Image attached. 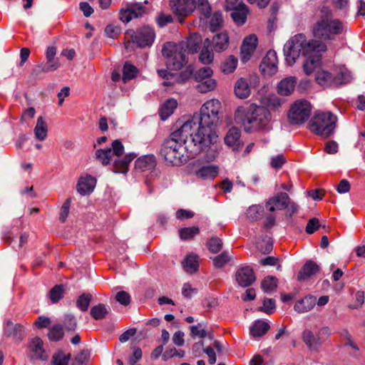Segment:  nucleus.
I'll use <instances>...</instances> for the list:
<instances>
[{
  "label": "nucleus",
  "instance_id": "603ef678",
  "mask_svg": "<svg viewBox=\"0 0 365 365\" xmlns=\"http://www.w3.org/2000/svg\"><path fill=\"white\" fill-rule=\"evenodd\" d=\"M71 358V354H66L63 351H58L52 356L53 365H68Z\"/></svg>",
  "mask_w": 365,
  "mask_h": 365
},
{
  "label": "nucleus",
  "instance_id": "a19ab883",
  "mask_svg": "<svg viewBox=\"0 0 365 365\" xmlns=\"http://www.w3.org/2000/svg\"><path fill=\"white\" fill-rule=\"evenodd\" d=\"M237 63V58L235 56L230 55L222 62L220 69L224 73H231L236 69Z\"/></svg>",
  "mask_w": 365,
  "mask_h": 365
},
{
  "label": "nucleus",
  "instance_id": "e2e57ef3",
  "mask_svg": "<svg viewBox=\"0 0 365 365\" xmlns=\"http://www.w3.org/2000/svg\"><path fill=\"white\" fill-rule=\"evenodd\" d=\"M127 7L129 9L133 18H138L141 16L145 12V9L140 3L128 4Z\"/></svg>",
  "mask_w": 365,
  "mask_h": 365
},
{
  "label": "nucleus",
  "instance_id": "79ce46f5",
  "mask_svg": "<svg viewBox=\"0 0 365 365\" xmlns=\"http://www.w3.org/2000/svg\"><path fill=\"white\" fill-rule=\"evenodd\" d=\"M195 9L204 17V19H208L211 15V5L208 0H197L195 1Z\"/></svg>",
  "mask_w": 365,
  "mask_h": 365
},
{
  "label": "nucleus",
  "instance_id": "4be33fe9",
  "mask_svg": "<svg viewBox=\"0 0 365 365\" xmlns=\"http://www.w3.org/2000/svg\"><path fill=\"white\" fill-rule=\"evenodd\" d=\"M334 87H338L349 83L351 80V73L348 69L341 66L334 70Z\"/></svg>",
  "mask_w": 365,
  "mask_h": 365
},
{
  "label": "nucleus",
  "instance_id": "cd10ccee",
  "mask_svg": "<svg viewBox=\"0 0 365 365\" xmlns=\"http://www.w3.org/2000/svg\"><path fill=\"white\" fill-rule=\"evenodd\" d=\"M297 79L294 77L282 79L277 86L278 93L284 96L290 95L294 91Z\"/></svg>",
  "mask_w": 365,
  "mask_h": 365
},
{
  "label": "nucleus",
  "instance_id": "5701e85b",
  "mask_svg": "<svg viewBox=\"0 0 365 365\" xmlns=\"http://www.w3.org/2000/svg\"><path fill=\"white\" fill-rule=\"evenodd\" d=\"M136 154L131 153L126 154L123 158H118L114 160L113 172L116 173L125 174L128 172V166L130 162L135 158Z\"/></svg>",
  "mask_w": 365,
  "mask_h": 365
},
{
  "label": "nucleus",
  "instance_id": "4468645a",
  "mask_svg": "<svg viewBox=\"0 0 365 365\" xmlns=\"http://www.w3.org/2000/svg\"><path fill=\"white\" fill-rule=\"evenodd\" d=\"M277 56L274 51H269L263 58L259 68L264 75L272 76L277 71Z\"/></svg>",
  "mask_w": 365,
  "mask_h": 365
},
{
  "label": "nucleus",
  "instance_id": "9d476101",
  "mask_svg": "<svg viewBox=\"0 0 365 365\" xmlns=\"http://www.w3.org/2000/svg\"><path fill=\"white\" fill-rule=\"evenodd\" d=\"M331 331L328 327H322L317 333L309 329L302 332V341L311 351H319L323 343L330 336Z\"/></svg>",
  "mask_w": 365,
  "mask_h": 365
},
{
  "label": "nucleus",
  "instance_id": "864d4df0",
  "mask_svg": "<svg viewBox=\"0 0 365 365\" xmlns=\"http://www.w3.org/2000/svg\"><path fill=\"white\" fill-rule=\"evenodd\" d=\"M138 69L131 63L126 62L123 68V80L124 82L131 80L136 77Z\"/></svg>",
  "mask_w": 365,
  "mask_h": 365
},
{
  "label": "nucleus",
  "instance_id": "4d7b16f0",
  "mask_svg": "<svg viewBox=\"0 0 365 365\" xmlns=\"http://www.w3.org/2000/svg\"><path fill=\"white\" fill-rule=\"evenodd\" d=\"M92 296L90 294H81L76 301V306L82 311L86 312L88 310L91 303Z\"/></svg>",
  "mask_w": 365,
  "mask_h": 365
},
{
  "label": "nucleus",
  "instance_id": "f03ea898",
  "mask_svg": "<svg viewBox=\"0 0 365 365\" xmlns=\"http://www.w3.org/2000/svg\"><path fill=\"white\" fill-rule=\"evenodd\" d=\"M192 142L187 143L185 146L180 141L170 136L163 143L160 155L167 163L180 166L200 153V147Z\"/></svg>",
  "mask_w": 365,
  "mask_h": 365
},
{
  "label": "nucleus",
  "instance_id": "dca6fc26",
  "mask_svg": "<svg viewBox=\"0 0 365 365\" xmlns=\"http://www.w3.org/2000/svg\"><path fill=\"white\" fill-rule=\"evenodd\" d=\"M235 278L238 284L242 287L250 286L256 279L252 268L249 266L239 268L236 272Z\"/></svg>",
  "mask_w": 365,
  "mask_h": 365
},
{
  "label": "nucleus",
  "instance_id": "c85d7f7f",
  "mask_svg": "<svg viewBox=\"0 0 365 365\" xmlns=\"http://www.w3.org/2000/svg\"><path fill=\"white\" fill-rule=\"evenodd\" d=\"M316 297L313 296H307L301 300H299L294 304V310L299 313H304L313 309L316 304Z\"/></svg>",
  "mask_w": 365,
  "mask_h": 365
},
{
  "label": "nucleus",
  "instance_id": "393cba45",
  "mask_svg": "<svg viewBox=\"0 0 365 365\" xmlns=\"http://www.w3.org/2000/svg\"><path fill=\"white\" fill-rule=\"evenodd\" d=\"M183 47V50L187 53H195L200 48L201 38L197 35L190 36L186 41H182L178 43Z\"/></svg>",
  "mask_w": 365,
  "mask_h": 365
},
{
  "label": "nucleus",
  "instance_id": "49530a36",
  "mask_svg": "<svg viewBox=\"0 0 365 365\" xmlns=\"http://www.w3.org/2000/svg\"><path fill=\"white\" fill-rule=\"evenodd\" d=\"M340 336L345 340L344 346H349L354 352L351 354L354 356H357L356 353H359V349L358 346L354 343L351 334L347 329H343L340 331Z\"/></svg>",
  "mask_w": 365,
  "mask_h": 365
},
{
  "label": "nucleus",
  "instance_id": "2eb2a0df",
  "mask_svg": "<svg viewBox=\"0 0 365 365\" xmlns=\"http://www.w3.org/2000/svg\"><path fill=\"white\" fill-rule=\"evenodd\" d=\"M290 198L286 192H279L277 195L269 198L266 203V208L270 211L282 210L289 204Z\"/></svg>",
  "mask_w": 365,
  "mask_h": 365
},
{
  "label": "nucleus",
  "instance_id": "423d86ee",
  "mask_svg": "<svg viewBox=\"0 0 365 365\" xmlns=\"http://www.w3.org/2000/svg\"><path fill=\"white\" fill-rule=\"evenodd\" d=\"M343 31L341 22L333 19L331 11L327 6L320 10L319 19L312 27L313 35L322 40H329L331 36L338 35Z\"/></svg>",
  "mask_w": 365,
  "mask_h": 365
},
{
  "label": "nucleus",
  "instance_id": "f704fd0d",
  "mask_svg": "<svg viewBox=\"0 0 365 365\" xmlns=\"http://www.w3.org/2000/svg\"><path fill=\"white\" fill-rule=\"evenodd\" d=\"M182 264L185 272L190 274L195 273L199 267L198 257L196 255L190 254L187 255Z\"/></svg>",
  "mask_w": 365,
  "mask_h": 365
},
{
  "label": "nucleus",
  "instance_id": "e433bc0d",
  "mask_svg": "<svg viewBox=\"0 0 365 365\" xmlns=\"http://www.w3.org/2000/svg\"><path fill=\"white\" fill-rule=\"evenodd\" d=\"M205 324L204 322L198 323L197 325H192L189 327L190 330V336L192 337L205 338L208 336L210 339L213 338L212 333L205 329Z\"/></svg>",
  "mask_w": 365,
  "mask_h": 365
},
{
  "label": "nucleus",
  "instance_id": "8fccbe9b",
  "mask_svg": "<svg viewBox=\"0 0 365 365\" xmlns=\"http://www.w3.org/2000/svg\"><path fill=\"white\" fill-rule=\"evenodd\" d=\"M179 236L182 240H188L192 239L195 235L199 234L200 229L197 226L181 228L178 231Z\"/></svg>",
  "mask_w": 365,
  "mask_h": 365
},
{
  "label": "nucleus",
  "instance_id": "bf43d9fd",
  "mask_svg": "<svg viewBox=\"0 0 365 365\" xmlns=\"http://www.w3.org/2000/svg\"><path fill=\"white\" fill-rule=\"evenodd\" d=\"M212 73L213 71L210 67H203L196 71L193 76L195 81H202L207 78L212 77Z\"/></svg>",
  "mask_w": 365,
  "mask_h": 365
},
{
  "label": "nucleus",
  "instance_id": "bb28decb",
  "mask_svg": "<svg viewBox=\"0 0 365 365\" xmlns=\"http://www.w3.org/2000/svg\"><path fill=\"white\" fill-rule=\"evenodd\" d=\"M59 67V63L56 59H47L44 64L36 66L31 72V75L38 76L42 73H47L56 71Z\"/></svg>",
  "mask_w": 365,
  "mask_h": 365
},
{
  "label": "nucleus",
  "instance_id": "39448f33",
  "mask_svg": "<svg viewBox=\"0 0 365 365\" xmlns=\"http://www.w3.org/2000/svg\"><path fill=\"white\" fill-rule=\"evenodd\" d=\"M220 109L221 103L217 99H211L202 106L200 113H195L193 115L203 134L207 133V130L212 133L210 140L212 145L217 138L214 128L219 122Z\"/></svg>",
  "mask_w": 365,
  "mask_h": 365
},
{
  "label": "nucleus",
  "instance_id": "a878e982",
  "mask_svg": "<svg viewBox=\"0 0 365 365\" xmlns=\"http://www.w3.org/2000/svg\"><path fill=\"white\" fill-rule=\"evenodd\" d=\"M29 346L31 358L42 360L47 359L48 356L45 354L44 349H43V341L40 338L36 337L33 339Z\"/></svg>",
  "mask_w": 365,
  "mask_h": 365
},
{
  "label": "nucleus",
  "instance_id": "5fc2aeb1",
  "mask_svg": "<svg viewBox=\"0 0 365 365\" xmlns=\"http://www.w3.org/2000/svg\"><path fill=\"white\" fill-rule=\"evenodd\" d=\"M64 288L62 284L55 285L49 292L48 297L52 303H57L63 295Z\"/></svg>",
  "mask_w": 365,
  "mask_h": 365
},
{
  "label": "nucleus",
  "instance_id": "69168bd1",
  "mask_svg": "<svg viewBox=\"0 0 365 365\" xmlns=\"http://www.w3.org/2000/svg\"><path fill=\"white\" fill-rule=\"evenodd\" d=\"M185 356V351L183 350H177L175 348L167 349L166 351L163 354V359L167 361L174 356H179L180 358Z\"/></svg>",
  "mask_w": 365,
  "mask_h": 365
},
{
  "label": "nucleus",
  "instance_id": "774afa93",
  "mask_svg": "<svg viewBox=\"0 0 365 365\" xmlns=\"http://www.w3.org/2000/svg\"><path fill=\"white\" fill-rule=\"evenodd\" d=\"M321 227L319 219L313 217L310 219L305 228V231L307 234H313L316 230H319Z\"/></svg>",
  "mask_w": 365,
  "mask_h": 365
},
{
  "label": "nucleus",
  "instance_id": "c756f323",
  "mask_svg": "<svg viewBox=\"0 0 365 365\" xmlns=\"http://www.w3.org/2000/svg\"><path fill=\"white\" fill-rule=\"evenodd\" d=\"M212 47L215 51L220 52L227 48L229 45V36L226 32L216 34L213 36Z\"/></svg>",
  "mask_w": 365,
  "mask_h": 365
},
{
  "label": "nucleus",
  "instance_id": "680f3d73",
  "mask_svg": "<svg viewBox=\"0 0 365 365\" xmlns=\"http://www.w3.org/2000/svg\"><path fill=\"white\" fill-rule=\"evenodd\" d=\"M222 16L220 11L214 12L210 21V27L212 31L218 29L222 24Z\"/></svg>",
  "mask_w": 365,
  "mask_h": 365
},
{
  "label": "nucleus",
  "instance_id": "0eeeda50",
  "mask_svg": "<svg viewBox=\"0 0 365 365\" xmlns=\"http://www.w3.org/2000/svg\"><path fill=\"white\" fill-rule=\"evenodd\" d=\"M336 121V116L331 112H322L313 116L309 128L312 133L327 138L334 133Z\"/></svg>",
  "mask_w": 365,
  "mask_h": 365
},
{
  "label": "nucleus",
  "instance_id": "37998d69",
  "mask_svg": "<svg viewBox=\"0 0 365 365\" xmlns=\"http://www.w3.org/2000/svg\"><path fill=\"white\" fill-rule=\"evenodd\" d=\"M284 100L277 95H269L264 99L263 103L272 110L276 111L284 103Z\"/></svg>",
  "mask_w": 365,
  "mask_h": 365
},
{
  "label": "nucleus",
  "instance_id": "b1692460",
  "mask_svg": "<svg viewBox=\"0 0 365 365\" xmlns=\"http://www.w3.org/2000/svg\"><path fill=\"white\" fill-rule=\"evenodd\" d=\"M319 52H312L308 55V58L303 63V71L306 75L309 76L319 66L321 63V55Z\"/></svg>",
  "mask_w": 365,
  "mask_h": 365
},
{
  "label": "nucleus",
  "instance_id": "f3484780",
  "mask_svg": "<svg viewBox=\"0 0 365 365\" xmlns=\"http://www.w3.org/2000/svg\"><path fill=\"white\" fill-rule=\"evenodd\" d=\"M240 129L232 127L225 137V144L230 147H233L234 150L239 151L243 145L240 140Z\"/></svg>",
  "mask_w": 365,
  "mask_h": 365
},
{
  "label": "nucleus",
  "instance_id": "ea45409f",
  "mask_svg": "<svg viewBox=\"0 0 365 365\" xmlns=\"http://www.w3.org/2000/svg\"><path fill=\"white\" fill-rule=\"evenodd\" d=\"M178 103L174 99H168L160 108L159 114L163 120H166L177 108Z\"/></svg>",
  "mask_w": 365,
  "mask_h": 365
},
{
  "label": "nucleus",
  "instance_id": "de8ad7c7",
  "mask_svg": "<svg viewBox=\"0 0 365 365\" xmlns=\"http://www.w3.org/2000/svg\"><path fill=\"white\" fill-rule=\"evenodd\" d=\"M206 246L210 252L215 254L222 249L223 243L220 237L212 236L207 240Z\"/></svg>",
  "mask_w": 365,
  "mask_h": 365
},
{
  "label": "nucleus",
  "instance_id": "ddd939ff",
  "mask_svg": "<svg viewBox=\"0 0 365 365\" xmlns=\"http://www.w3.org/2000/svg\"><path fill=\"white\" fill-rule=\"evenodd\" d=\"M258 43V39L255 34L246 36L240 48V58L242 63H247L255 51Z\"/></svg>",
  "mask_w": 365,
  "mask_h": 365
},
{
  "label": "nucleus",
  "instance_id": "f257e3e1",
  "mask_svg": "<svg viewBox=\"0 0 365 365\" xmlns=\"http://www.w3.org/2000/svg\"><path fill=\"white\" fill-rule=\"evenodd\" d=\"M271 119V113L267 108L255 104L240 106L235 113V122L243 126L247 133L268 132L272 128Z\"/></svg>",
  "mask_w": 365,
  "mask_h": 365
},
{
  "label": "nucleus",
  "instance_id": "a18cd8bd",
  "mask_svg": "<svg viewBox=\"0 0 365 365\" xmlns=\"http://www.w3.org/2000/svg\"><path fill=\"white\" fill-rule=\"evenodd\" d=\"M264 211V207L261 205H252L247 210L246 216L252 221H257L262 218Z\"/></svg>",
  "mask_w": 365,
  "mask_h": 365
},
{
  "label": "nucleus",
  "instance_id": "aec40b11",
  "mask_svg": "<svg viewBox=\"0 0 365 365\" xmlns=\"http://www.w3.org/2000/svg\"><path fill=\"white\" fill-rule=\"evenodd\" d=\"M156 166V158L154 155H145L138 158L135 162V168L141 172L150 170Z\"/></svg>",
  "mask_w": 365,
  "mask_h": 365
},
{
  "label": "nucleus",
  "instance_id": "58836bf2",
  "mask_svg": "<svg viewBox=\"0 0 365 365\" xmlns=\"http://www.w3.org/2000/svg\"><path fill=\"white\" fill-rule=\"evenodd\" d=\"M198 84L196 86V89L201 93H205L212 91H214L217 85L215 79L212 77L207 78L202 81H196Z\"/></svg>",
  "mask_w": 365,
  "mask_h": 365
},
{
  "label": "nucleus",
  "instance_id": "473e14b6",
  "mask_svg": "<svg viewBox=\"0 0 365 365\" xmlns=\"http://www.w3.org/2000/svg\"><path fill=\"white\" fill-rule=\"evenodd\" d=\"M235 93L241 99L247 98L250 94V88L245 78H240L235 85Z\"/></svg>",
  "mask_w": 365,
  "mask_h": 365
},
{
  "label": "nucleus",
  "instance_id": "7ed1b4c3",
  "mask_svg": "<svg viewBox=\"0 0 365 365\" xmlns=\"http://www.w3.org/2000/svg\"><path fill=\"white\" fill-rule=\"evenodd\" d=\"M179 128L170 134V137L175 138L182 144L186 145L190 141L200 147V153L205 150L207 146L211 145L210 130L203 134L202 130L198 125V123L195 120L194 115L184 121L182 123L178 122L177 126Z\"/></svg>",
  "mask_w": 365,
  "mask_h": 365
},
{
  "label": "nucleus",
  "instance_id": "09e8293b",
  "mask_svg": "<svg viewBox=\"0 0 365 365\" xmlns=\"http://www.w3.org/2000/svg\"><path fill=\"white\" fill-rule=\"evenodd\" d=\"M96 157L102 165H108L110 164L112 158V150L111 148L98 149L96 151Z\"/></svg>",
  "mask_w": 365,
  "mask_h": 365
},
{
  "label": "nucleus",
  "instance_id": "1a4fd4ad",
  "mask_svg": "<svg viewBox=\"0 0 365 365\" xmlns=\"http://www.w3.org/2000/svg\"><path fill=\"white\" fill-rule=\"evenodd\" d=\"M312 106L304 99L296 101L290 107L288 120L291 124L300 125L304 123L310 116Z\"/></svg>",
  "mask_w": 365,
  "mask_h": 365
},
{
  "label": "nucleus",
  "instance_id": "f8f14e48",
  "mask_svg": "<svg viewBox=\"0 0 365 365\" xmlns=\"http://www.w3.org/2000/svg\"><path fill=\"white\" fill-rule=\"evenodd\" d=\"M155 32L153 29L149 26L140 28L134 35H131L133 43H135L140 48L150 46L155 39Z\"/></svg>",
  "mask_w": 365,
  "mask_h": 365
},
{
  "label": "nucleus",
  "instance_id": "20e7f679",
  "mask_svg": "<svg viewBox=\"0 0 365 365\" xmlns=\"http://www.w3.org/2000/svg\"><path fill=\"white\" fill-rule=\"evenodd\" d=\"M327 50V46L322 41L307 40L302 34L292 37L284 45L285 59L289 65H293L300 54L308 56L312 52H321Z\"/></svg>",
  "mask_w": 365,
  "mask_h": 365
},
{
  "label": "nucleus",
  "instance_id": "6e6552de",
  "mask_svg": "<svg viewBox=\"0 0 365 365\" xmlns=\"http://www.w3.org/2000/svg\"><path fill=\"white\" fill-rule=\"evenodd\" d=\"M162 54L166 58V66L170 70H180L187 62V54L183 47L178 43H165L162 49Z\"/></svg>",
  "mask_w": 365,
  "mask_h": 365
},
{
  "label": "nucleus",
  "instance_id": "a211bd4d",
  "mask_svg": "<svg viewBox=\"0 0 365 365\" xmlns=\"http://www.w3.org/2000/svg\"><path fill=\"white\" fill-rule=\"evenodd\" d=\"M96 183V179L91 175L81 177L76 185L77 192L81 195L89 194L93 190Z\"/></svg>",
  "mask_w": 365,
  "mask_h": 365
},
{
  "label": "nucleus",
  "instance_id": "9b49d317",
  "mask_svg": "<svg viewBox=\"0 0 365 365\" xmlns=\"http://www.w3.org/2000/svg\"><path fill=\"white\" fill-rule=\"evenodd\" d=\"M195 0H170V5L180 23L195 10Z\"/></svg>",
  "mask_w": 365,
  "mask_h": 365
},
{
  "label": "nucleus",
  "instance_id": "c9c22d12",
  "mask_svg": "<svg viewBox=\"0 0 365 365\" xmlns=\"http://www.w3.org/2000/svg\"><path fill=\"white\" fill-rule=\"evenodd\" d=\"M48 132V125L42 116L37 118L36 124L34 128V135L37 140L43 141L46 138Z\"/></svg>",
  "mask_w": 365,
  "mask_h": 365
},
{
  "label": "nucleus",
  "instance_id": "338daca9",
  "mask_svg": "<svg viewBox=\"0 0 365 365\" xmlns=\"http://www.w3.org/2000/svg\"><path fill=\"white\" fill-rule=\"evenodd\" d=\"M71 203V198H68L65 200L61 206V212L59 214V220L61 222H64L69 213L70 206Z\"/></svg>",
  "mask_w": 365,
  "mask_h": 365
},
{
  "label": "nucleus",
  "instance_id": "13d9d810",
  "mask_svg": "<svg viewBox=\"0 0 365 365\" xmlns=\"http://www.w3.org/2000/svg\"><path fill=\"white\" fill-rule=\"evenodd\" d=\"M213 53L211 50L209 49L208 46H205L202 49L200 56L199 60L203 64H210L213 61Z\"/></svg>",
  "mask_w": 365,
  "mask_h": 365
},
{
  "label": "nucleus",
  "instance_id": "2f4dec72",
  "mask_svg": "<svg viewBox=\"0 0 365 365\" xmlns=\"http://www.w3.org/2000/svg\"><path fill=\"white\" fill-rule=\"evenodd\" d=\"M24 332V327L19 324H14L11 321L7 320L4 328V334L6 336H13L16 339L21 338Z\"/></svg>",
  "mask_w": 365,
  "mask_h": 365
},
{
  "label": "nucleus",
  "instance_id": "7c9ffc66",
  "mask_svg": "<svg viewBox=\"0 0 365 365\" xmlns=\"http://www.w3.org/2000/svg\"><path fill=\"white\" fill-rule=\"evenodd\" d=\"M318 84L324 87H334V74L327 71H318L315 76Z\"/></svg>",
  "mask_w": 365,
  "mask_h": 365
},
{
  "label": "nucleus",
  "instance_id": "052dcab7",
  "mask_svg": "<svg viewBox=\"0 0 365 365\" xmlns=\"http://www.w3.org/2000/svg\"><path fill=\"white\" fill-rule=\"evenodd\" d=\"M230 261V257L227 252L224 251L213 259L214 266L217 268H221Z\"/></svg>",
  "mask_w": 365,
  "mask_h": 365
},
{
  "label": "nucleus",
  "instance_id": "72a5a7b5",
  "mask_svg": "<svg viewBox=\"0 0 365 365\" xmlns=\"http://www.w3.org/2000/svg\"><path fill=\"white\" fill-rule=\"evenodd\" d=\"M218 173V167L215 165H207L200 168L195 173L198 178L202 180L213 179Z\"/></svg>",
  "mask_w": 365,
  "mask_h": 365
},
{
  "label": "nucleus",
  "instance_id": "3c124183",
  "mask_svg": "<svg viewBox=\"0 0 365 365\" xmlns=\"http://www.w3.org/2000/svg\"><path fill=\"white\" fill-rule=\"evenodd\" d=\"M278 279L272 276L266 277L261 283V287L267 293L272 292L277 287Z\"/></svg>",
  "mask_w": 365,
  "mask_h": 365
},
{
  "label": "nucleus",
  "instance_id": "412c9836",
  "mask_svg": "<svg viewBox=\"0 0 365 365\" xmlns=\"http://www.w3.org/2000/svg\"><path fill=\"white\" fill-rule=\"evenodd\" d=\"M320 267L312 260H309L302 267L298 274L297 279L299 281L307 280L312 275L318 273Z\"/></svg>",
  "mask_w": 365,
  "mask_h": 365
},
{
  "label": "nucleus",
  "instance_id": "6e6d98bb",
  "mask_svg": "<svg viewBox=\"0 0 365 365\" xmlns=\"http://www.w3.org/2000/svg\"><path fill=\"white\" fill-rule=\"evenodd\" d=\"M63 327L58 324L49 329L48 336L51 341H57L63 338Z\"/></svg>",
  "mask_w": 365,
  "mask_h": 365
},
{
  "label": "nucleus",
  "instance_id": "c03bdc74",
  "mask_svg": "<svg viewBox=\"0 0 365 365\" xmlns=\"http://www.w3.org/2000/svg\"><path fill=\"white\" fill-rule=\"evenodd\" d=\"M109 313V308L103 304H98L93 306L90 311V314L96 320L105 319Z\"/></svg>",
  "mask_w": 365,
  "mask_h": 365
},
{
  "label": "nucleus",
  "instance_id": "4c0bfd02",
  "mask_svg": "<svg viewBox=\"0 0 365 365\" xmlns=\"http://www.w3.org/2000/svg\"><path fill=\"white\" fill-rule=\"evenodd\" d=\"M269 329V325L267 322L262 320L256 321L250 327V334L254 337H261L264 336Z\"/></svg>",
  "mask_w": 365,
  "mask_h": 365
},
{
  "label": "nucleus",
  "instance_id": "6ab92c4d",
  "mask_svg": "<svg viewBox=\"0 0 365 365\" xmlns=\"http://www.w3.org/2000/svg\"><path fill=\"white\" fill-rule=\"evenodd\" d=\"M229 11H232L230 16L237 25L242 26L246 22L249 10L244 3H240L237 6Z\"/></svg>",
  "mask_w": 365,
  "mask_h": 365
},
{
  "label": "nucleus",
  "instance_id": "0e129e2a",
  "mask_svg": "<svg viewBox=\"0 0 365 365\" xmlns=\"http://www.w3.org/2000/svg\"><path fill=\"white\" fill-rule=\"evenodd\" d=\"M90 351L88 349H83L75 358L72 365H83L90 359Z\"/></svg>",
  "mask_w": 365,
  "mask_h": 365
}]
</instances>
